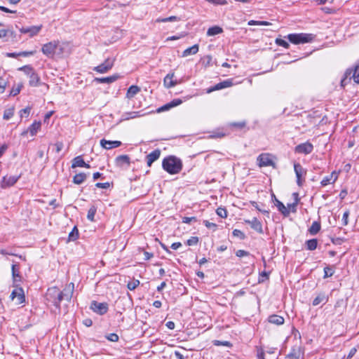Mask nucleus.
<instances>
[{
  "label": "nucleus",
  "mask_w": 359,
  "mask_h": 359,
  "mask_svg": "<svg viewBox=\"0 0 359 359\" xmlns=\"http://www.w3.org/2000/svg\"><path fill=\"white\" fill-rule=\"evenodd\" d=\"M306 248L309 250H314L318 245V241L316 238L308 240L306 242Z\"/></svg>",
  "instance_id": "c9c22d12"
},
{
  "label": "nucleus",
  "mask_w": 359,
  "mask_h": 359,
  "mask_svg": "<svg viewBox=\"0 0 359 359\" xmlns=\"http://www.w3.org/2000/svg\"><path fill=\"white\" fill-rule=\"evenodd\" d=\"M10 297L12 300L16 299L17 304H22L25 300L23 289L22 287L14 289L12 291Z\"/></svg>",
  "instance_id": "1a4fd4ad"
},
{
  "label": "nucleus",
  "mask_w": 359,
  "mask_h": 359,
  "mask_svg": "<svg viewBox=\"0 0 359 359\" xmlns=\"http://www.w3.org/2000/svg\"><path fill=\"white\" fill-rule=\"evenodd\" d=\"M257 359H264V353L262 348H259L257 351Z\"/></svg>",
  "instance_id": "774afa93"
},
{
  "label": "nucleus",
  "mask_w": 359,
  "mask_h": 359,
  "mask_svg": "<svg viewBox=\"0 0 359 359\" xmlns=\"http://www.w3.org/2000/svg\"><path fill=\"white\" fill-rule=\"evenodd\" d=\"M169 103L170 104L171 107H174L181 104L182 101L180 99H175Z\"/></svg>",
  "instance_id": "e2e57ef3"
},
{
  "label": "nucleus",
  "mask_w": 359,
  "mask_h": 359,
  "mask_svg": "<svg viewBox=\"0 0 359 359\" xmlns=\"http://www.w3.org/2000/svg\"><path fill=\"white\" fill-rule=\"evenodd\" d=\"M276 207L278 208V210L284 215V216H288L290 215V210L284 205V204L277 200L276 198Z\"/></svg>",
  "instance_id": "c85d7f7f"
},
{
  "label": "nucleus",
  "mask_w": 359,
  "mask_h": 359,
  "mask_svg": "<svg viewBox=\"0 0 359 359\" xmlns=\"http://www.w3.org/2000/svg\"><path fill=\"white\" fill-rule=\"evenodd\" d=\"M313 149V144L309 142H306L296 146L294 151L298 154H309L312 152Z\"/></svg>",
  "instance_id": "9d476101"
},
{
  "label": "nucleus",
  "mask_w": 359,
  "mask_h": 359,
  "mask_svg": "<svg viewBox=\"0 0 359 359\" xmlns=\"http://www.w3.org/2000/svg\"><path fill=\"white\" fill-rule=\"evenodd\" d=\"M15 108L14 107H11L4 111V119L8 120L10 119L14 114Z\"/></svg>",
  "instance_id": "e433bc0d"
},
{
  "label": "nucleus",
  "mask_w": 359,
  "mask_h": 359,
  "mask_svg": "<svg viewBox=\"0 0 359 359\" xmlns=\"http://www.w3.org/2000/svg\"><path fill=\"white\" fill-rule=\"evenodd\" d=\"M294 170L297 177V184L299 187H302L305 181L306 170L298 163L294 164Z\"/></svg>",
  "instance_id": "20e7f679"
},
{
  "label": "nucleus",
  "mask_w": 359,
  "mask_h": 359,
  "mask_svg": "<svg viewBox=\"0 0 359 359\" xmlns=\"http://www.w3.org/2000/svg\"><path fill=\"white\" fill-rule=\"evenodd\" d=\"M161 156V150L157 149L149 154L146 158H147V164L149 167H150L152 163L158 160Z\"/></svg>",
  "instance_id": "a211bd4d"
},
{
  "label": "nucleus",
  "mask_w": 359,
  "mask_h": 359,
  "mask_svg": "<svg viewBox=\"0 0 359 359\" xmlns=\"http://www.w3.org/2000/svg\"><path fill=\"white\" fill-rule=\"evenodd\" d=\"M162 167L169 174L175 175L182 170V162L175 156H169L163 160Z\"/></svg>",
  "instance_id": "f257e3e1"
},
{
  "label": "nucleus",
  "mask_w": 359,
  "mask_h": 359,
  "mask_svg": "<svg viewBox=\"0 0 359 359\" xmlns=\"http://www.w3.org/2000/svg\"><path fill=\"white\" fill-rule=\"evenodd\" d=\"M119 77V75L114 74L107 77L95 78L94 81L99 83H111L116 81Z\"/></svg>",
  "instance_id": "412c9836"
},
{
  "label": "nucleus",
  "mask_w": 359,
  "mask_h": 359,
  "mask_svg": "<svg viewBox=\"0 0 359 359\" xmlns=\"http://www.w3.org/2000/svg\"><path fill=\"white\" fill-rule=\"evenodd\" d=\"M352 77L355 83H359V65H357L353 69H348L346 72V76Z\"/></svg>",
  "instance_id": "4be33fe9"
},
{
  "label": "nucleus",
  "mask_w": 359,
  "mask_h": 359,
  "mask_svg": "<svg viewBox=\"0 0 359 359\" xmlns=\"http://www.w3.org/2000/svg\"><path fill=\"white\" fill-rule=\"evenodd\" d=\"M276 43L278 45V46H283L285 48H288L290 47V44L288 42H287L286 41L282 39H276Z\"/></svg>",
  "instance_id": "c03bdc74"
},
{
  "label": "nucleus",
  "mask_w": 359,
  "mask_h": 359,
  "mask_svg": "<svg viewBox=\"0 0 359 359\" xmlns=\"http://www.w3.org/2000/svg\"><path fill=\"white\" fill-rule=\"evenodd\" d=\"M12 275L15 280H17V278H20L18 269L15 264L12 266Z\"/></svg>",
  "instance_id": "09e8293b"
},
{
  "label": "nucleus",
  "mask_w": 359,
  "mask_h": 359,
  "mask_svg": "<svg viewBox=\"0 0 359 359\" xmlns=\"http://www.w3.org/2000/svg\"><path fill=\"white\" fill-rule=\"evenodd\" d=\"M287 38L294 44H300L311 42L314 36L312 34L306 33L290 34L287 35Z\"/></svg>",
  "instance_id": "f03ea898"
},
{
  "label": "nucleus",
  "mask_w": 359,
  "mask_h": 359,
  "mask_svg": "<svg viewBox=\"0 0 359 359\" xmlns=\"http://www.w3.org/2000/svg\"><path fill=\"white\" fill-rule=\"evenodd\" d=\"M125 117V119L128 120L130 118H135L137 117H140L141 115L140 114L139 111H132L130 113L126 114Z\"/></svg>",
  "instance_id": "49530a36"
},
{
  "label": "nucleus",
  "mask_w": 359,
  "mask_h": 359,
  "mask_svg": "<svg viewBox=\"0 0 359 359\" xmlns=\"http://www.w3.org/2000/svg\"><path fill=\"white\" fill-rule=\"evenodd\" d=\"M320 230V223L319 222H313L309 229V233L311 235L317 234Z\"/></svg>",
  "instance_id": "72a5a7b5"
},
{
  "label": "nucleus",
  "mask_w": 359,
  "mask_h": 359,
  "mask_svg": "<svg viewBox=\"0 0 359 359\" xmlns=\"http://www.w3.org/2000/svg\"><path fill=\"white\" fill-rule=\"evenodd\" d=\"M115 163L118 167H122L124 165H129L130 164V159L128 155H121L115 158Z\"/></svg>",
  "instance_id": "6ab92c4d"
},
{
  "label": "nucleus",
  "mask_w": 359,
  "mask_h": 359,
  "mask_svg": "<svg viewBox=\"0 0 359 359\" xmlns=\"http://www.w3.org/2000/svg\"><path fill=\"white\" fill-rule=\"evenodd\" d=\"M214 344L216 346L223 345V346H229L231 345L230 342H229L227 341H218V340H215L214 341Z\"/></svg>",
  "instance_id": "69168bd1"
},
{
  "label": "nucleus",
  "mask_w": 359,
  "mask_h": 359,
  "mask_svg": "<svg viewBox=\"0 0 359 359\" xmlns=\"http://www.w3.org/2000/svg\"><path fill=\"white\" fill-rule=\"evenodd\" d=\"M198 49H199L198 45L195 44V45L192 46L191 47H189V48L185 49L183 51L182 56L184 57H187L190 55H195L198 52Z\"/></svg>",
  "instance_id": "bb28decb"
},
{
  "label": "nucleus",
  "mask_w": 359,
  "mask_h": 359,
  "mask_svg": "<svg viewBox=\"0 0 359 359\" xmlns=\"http://www.w3.org/2000/svg\"><path fill=\"white\" fill-rule=\"evenodd\" d=\"M338 177L339 172L333 171L330 175L323 177L322 181L320 182V184L323 187H325L328 184H334L337 180Z\"/></svg>",
  "instance_id": "2eb2a0df"
},
{
  "label": "nucleus",
  "mask_w": 359,
  "mask_h": 359,
  "mask_svg": "<svg viewBox=\"0 0 359 359\" xmlns=\"http://www.w3.org/2000/svg\"><path fill=\"white\" fill-rule=\"evenodd\" d=\"M121 142L118 140L111 141L107 140L105 139L100 140V145L106 149H111L113 148L118 147L121 145Z\"/></svg>",
  "instance_id": "f3484780"
},
{
  "label": "nucleus",
  "mask_w": 359,
  "mask_h": 359,
  "mask_svg": "<svg viewBox=\"0 0 359 359\" xmlns=\"http://www.w3.org/2000/svg\"><path fill=\"white\" fill-rule=\"evenodd\" d=\"M28 76L29 77V86L36 87L39 85L40 78L34 71H33L29 75H28Z\"/></svg>",
  "instance_id": "393cba45"
},
{
  "label": "nucleus",
  "mask_w": 359,
  "mask_h": 359,
  "mask_svg": "<svg viewBox=\"0 0 359 359\" xmlns=\"http://www.w3.org/2000/svg\"><path fill=\"white\" fill-rule=\"evenodd\" d=\"M22 88V83H19L17 86V87H13L10 92V95L15 96V95H18L20 93Z\"/></svg>",
  "instance_id": "a19ab883"
},
{
  "label": "nucleus",
  "mask_w": 359,
  "mask_h": 359,
  "mask_svg": "<svg viewBox=\"0 0 359 359\" xmlns=\"http://www.w3.org/2000/svg\"><path fill=\"white\" fill-rule=\"evenodd\" d=\"M140 280H133V281L128 283L127 287L130 290H134L140 285Z\"/></svg>",
  "instance_id": "ea45409f"
},
{
  "label": "nucleus",
  "mask_w": 359,
  "mask_h": 359,
  "mask_svg": "<svg viewBox=\"0 0 359 359\" xmlns=\"http://www.w3.org/2000/svg\"><path fill=\"white\" fill-rule=\"evenodd\" d=\"M252 204L259 212H262L264 214H269V211L261 209L257 202L253 201L252 202Z\"/></svg>",
  "instance_id": "0e129e2a"
},
{
  "label": "nucleus",
  "mask_w": 359,
  "mask_h": 359,
  "mask_svg": "<svg viewBox=\"0 0 359 359\" xmlns=\"http://www.w3.org/2000/svg\"><path fill=\"white\" fill-rule=\"evenodd\" d=\"M193 221H194V222L196 221V218L195 217H184L182 218V222L183 223L189 224V223H191Z\"/></svg>",
  "instance_id": "680f3d73"
},
{
  "label": "nucleus",
  "mask_w": 359,
  "mask_h": 359,
  "mask_svg": "<svg viewBox=\"0 0 359 359\" xmlns=\"http://www.w3.org/2000/svg\"><path fill=\"white\" fill-rule=\"evenodd\" d=\"M333 273H334V270L331 267L326 266L324 268V276H323L324 278L332 276L333 275Z\"/></svg>",
  "instance_id": "37998d69"
},
{
  "label": "nucleus",
  "mask_w": 359,
  "mask_h": 359,
  "mask_svg": "<svg viewBox=\"0 0 359 359\" xmlns=\"http://www.w3.org/2000/svg\"><path fill=\"white\" fill-rule=\"evenodd\" d=\"M222 32H223V30L220 27L214 26V27H210L208 29L207 35L208 36H215V35L222 33Z\"/></svg>",
  "instance_id": "f704fd0d"
},
{
  "label": "nucleus",
  "mask_w": 359,
  "mask_h": 359,
  "mask_svg": "<svg viewBox=\"0 0 359 359\" xmlns=\"http://www.w3.org/2000/svg\"><path fill=\"white\" fill-rule=\"evenodd\" d=\"M301 355L300 348L299 347L294 348L290 353L287 354V358L290 359H299Z\"/></svg>",
  "instance_id": "473e14b6"
},
{
  "label": "nucleus",
  "mask_w": 359,
  "mask_h": 359,
  "mask_svg": "<svg viewBox=\"0 0 359 359\" xmlns=\"http://www.w3.org/2000/svg\"><path fill=\"white\" fill-rule=\"evenodd\" d=\"M294 195L296 196L297 198H296V201L293 203H291V204H288L287 205V209L292 212H295L296 211V206H297V202H298V199H297V196L298 194H294Z\"/></svg>",
  "instance_id": "8fccbe9b"
},
{
  "label": "nucleus",
  "mask_w": 359,
  "mask_h": 359,
  "mask_svg": "<svg viewBox=\"0 0 359 359\" xmlns=\"http://www.w3.org/2000/svg\"><path fill=\"white\" fill-rule=\"evenodd\" d=\"M180 20V18L177 16H170L165 18H158L156 22H176Z\"/></svg>",
  "instance_id": "4c0bfd02"
},
{
  "label": "nucleus",
  "mask_w": 359,
  "mask_h": 359,
  "mask_svg": "<svg viewBox=\"0 0 359 359\" xmlns=\"http://www.w3.org/2000/svg\"><path fill=\"white\" fill-rule=\"evenodd\" d=\"M74 284L73 283H70L65 286L62 291H60L61 294V300H66L67 302H70L74 293Z\"/></svg>",
  "instance_id": "6e6552de"
},
{
  "label": "nucleus",
  "mask_w": 359,
  "mask_h": 359,
  "mask_svg": "<svg viewBox=\"0 0 359 359\" xmlns=\"http://www.w3.org/2000/svg\"><path fill=\"white\" fill-rule=\"evenodd\" d=\"M171 106H170V103H168L163 106H162L161 107L158 108L157 111L158 112H161V111H166V110H168L170 109H171Z\"/></svg>",
  "instance_id": "338daca9"
},
{
  "label": "nucleus",
  "mask_w": 359,
  "mask_h": 359,
  "mask_svg": "<svg viewBox=\"0 0 359 359\" xmlns=\"http://www.w3.org/2000/svg\"><path fill=\"white\" fill-rule=\"evenodd\" d=\"M174 77V73L168 74L165 78H164V85L166 88H170L172 87L175 86L177 84V82L176 81H173Z\"/></svg>",
  "instance_id": "b1692460"
},
{
  "label": "nucleus",
  "mask_w": 359,
  "mask_h": 359,
  "mask_svg": "<svg viewBox=\"0 0 359 359\" xmlns=\"http://www.w3.org/2000/svg\"><path fill=\"white\" fill-rule=\"evenodd\" d=\"M232 233L234 236L238 237L241 239H244L245 237L244 233L238 229H234Z\"/></svg>",
  "instance_id": "603ef678"
},
{
  "label": "nucleus",
  "mask_w": 359,
  "mask_h": 359,
  "mask_svg": "<svg viewBox=\"0 0 359 359\" xmlns=\"http://www.w3.org/2000/svg\"><path fill=\"white\" fill-rule=\"evenodd\" d=\"M48 299L53 302L57 308H60L61 300L60 291L57 287H52L48 290L46 293Z\"/></svg>",
  "instance_id": "7ed1b4c3"
},
{
  "label": "nucleus",
  "mask_w": 359,
  "mask_h": 359,
  "mask_svg": "<svg viewBox=\"0 0 359 359\" xmlns=\"http://www.w3.org/2000/svg\"><path fill=\"white\" fill-rule=\"evenodd\" d=\"M232 86V81L231 80H226L222 82H220L215 86H214L212 88L208 90V93H211L214 90H221L225 88H228Z\"/></svg>",
  "instance_id": "aec40b11"
},
{
  "label": "nucleus",
  "mask_w": 359,
  "mask_h": 359,
  "mask_svg": "<svg viewBox=\"0 0 359 359\" xmlns=\"http://www.w3.org/2000/svg\"><path fill=\"white\" fill-rule=\"evenodd\" d=\"M31 111L30 107H26L20 111V115L21 117H23L24 116H28Z\"/></svg>",
  "instance_id": "4d7b16f0"
},
{
  "label": "nucleus",
  "mask_w": 359,
  "mask_h": 359,
  "mask_svg": "<svg viewBox=\"0 0 359 359\" xmlns=\"http://www.w3.org/2000/svg\"><path fill=\"white\" fill-rule=\"evenodd\" d=\"M110 184L109 182H104V183H100L97 182L95 184V187L97 188L101 189H108L109 187Z\"/></svg>",
  "instance_id": "052dcab7"
},
{
  "label": "nucleus",
  "mask_w": 359,
  "mask_h": 359,
  "mask_svg": "<svg viewBox=\"0 0 359 359\" xmlns=\"http://www.w3.org/2000/svg\"><path fill=\"white\" fill-rule=\"evenodd\" d=\"M198 238L197 236H192L187 241V245L191 246L195 245L198 243Z\"/></svg>",
  "instance_id": "de8ad7c7"
},
{
  "label": "nucleus",
  "mask_w": 359,
  "mask_h": 359,
  "mask_svg": "<svg viewBox=\"0 0 359 359\" xmlns=\"http://www.w3.org/2000/svg\"><path fill=\"white\" fill-rule=\"evenodd\" d=\"M96 208L95 206H92L91 208H90V209L88 210V215H87V218L93 222L94 221V217H95V213H96Z\"/></svg>",
  "instance_id": "58836bf2"
},
{
  "label": "nucleus",
  "mask_w": 359,
  "mask_h": 359,
  "mask_svg": "<svg viewBox=\"0 0 359 359\" xmlns=\"http://www.w3.org/2000/svg\"><path fill=\"white\" fill-rule=\"evenodd\" d=\"M246 125L245 121H241V122H233L231 123V126L236 127L238 128H243Z\"/></svg>",
  "instance_id": "5fc2aeb1"
},
{
  "label": "nucleus",
  "mask_w": 359,
  "mask_h": 359,
  "mask_svg": "<svg viewBox=\"0 0 359 359\" xmlns=\"http://www.w3.org/2000/svg\"><path fill=\"white\" fill-rule=\"evenodd\" d=\"M349 215H350L349 210H346L343 214L342 222L344 226H346L348 223Z\"/></svg>",
  "instance_id": "3c124183"
},
{
  "label": "nucleus",
  "mask_w": 359,
  "mask_h": 359,
  "mask_svg": "<svg viewBox=\"0 0 359 359\" xmlns=\"http://www.w3.org/2000/svg\"><path fill=\"white\" fill-rule=\"evenodd\" d=\"M19 71L24 72L27 76L29 75L34 70L30 65H25L18 69Z\"/></svg>",
  "instance_id": "79ce46f5"
},
{
  "label": "nucleus",
  "mask_w": 359,
  "mask_h": 359,
  "mask_svg": "<svg viewBox=\"0 0 359 359\" xmlns=\"http://www.w3.org/2000/svg\"><path fill=\"white\" fill-rule=\"evenodd\" d=\"M250 253L245 250H238L236 252V255L238 257H242L244 256H248Z\"/></svg>",
  "instance_id": "bf43d9fd"
},
{
  "label": "nucleus",
  "mask_w": 359,
  "mask_h": 359,
  "mask_svg": "<svg viewBox=\"0 0 359 359\" xmlns=\"http://www.w3.org/2000/svg\"><path fill=\"white\" fill-rule=\"evenodd\" d=\"M203 224L208 229H213L214 230H215L216 228H217V224H216L210 222H209L208 220H204L203 221Z\"/></svg>",
  "instance_id": "864d4df0"
},
{
  "label": "nucleus",
  "mask_w": 359,
  "mask_h": 359,
  "mask_svg": "<svg viewBox=\"0 0 359 359\" xmlns=\"http://www.w3.org/2000/svg\"><path fill=\"white\" fill-rule=\"evenodd\" d=\"M20 178V176H4L1 182V187L2 189H6L8 187L13 186Z\"/></svg>",
  "instance_id": "ddd939ff"
},
{
  "label": "nucleus",
  "mask_w": 359,
  "mask_h": 359,
  "mask_svg": "<svg viewBox=\"0 0 359 359\" xmlns=\"http://www.w3.org/2000/svg\"><path fill=\"white\" fill-rule=\"evenodd\" d=\"M77 237H78V231L76 229V227H74V229L72 230V231L69 233V238L71 240H75L77 238Z\"/></svg>",
  "instance_id": "13d9d810"
},
{
  "label": "nucleus",
  "mask_w": 359,
  "mask_h": 359,
  "mask_svg": "<svg viewBox=\"0 0 359 359\" xmlns=\"http://www.w3.org/2000/svg\"><path fill=\"white\" fill-rule=\"evenodd\" d=\"M245 223L248 224L252 229L255 230L259 233H263L262 224L256 217H253L252 219H245Z\"/></svg>",
  "instance_id": "dca6fc26"
},
{
  "label": "nucleus",
  "mask_w": 359,
  "mask_h": 359,
  "mask_svg": "<svg viewBox=\"0 0 359 359\" xmlns=\"http://www.w3.org/2000/svg\"><path fill=\"white\" fill-rule=\"evenodd\" d=\"M41 122L40 121H34L29 128V130L30 134L34 136L36 134L38 130L41 128Z\"/></svg>",
  "instance_id": "2f4dec72"
},
{
  "label": "nucleus",
  "mask_w": 359,
  "mask_h": 359,
  "mask_svg": "<svg viewBox=\"0 0 359 359\" xmlns=\"http://www.w3.org/2000/svg\"><path fill=\"white\" fill-rule=\"evenodd\" d=\"M85 165V161H83L81 156L75 157L72 161V168L81 167L83 168Z\"/></svg>",
  "instance_id": "7c9ffc66"
},
{
  "label": "nucleus",
  "mask_w": 359,
  "mask_h": 359,
  "mask_svg": "<svg viewBox=\"0 0 359 359\" xmlns=\"http://www.w3.org/2000/svg\"><path fill=\"white\" fill-rule=\"evenodd\" d=\"M42 25L22 27L20 32L22 34H28L30 37L34 36L41 31Z\"/></svg>",
  "instance_id": "4468645a"
},
{
  "label": "nucleus",
  "mask_w": 359,
  "mask_h": 359,
  "mask_svg": "<svg viewBox=\"0 0 359 359\" xmlns=\"http://www.w3.org/2000/svg\"><path fill=\"white\" fill-rule=\"evenodd\" d=\"M217 215L222 218H226L227 217V211L225 208H218L216 210Z\"/></svg>",
  "instance_id": "a18cd8bd"
},
{
  "label": "nucleus",
  "mask_w": 359,
  "mask_h": 359,
  "mask_svg": "<svg viewBox=\"0 0 359 359\" xmlns=\"http://www.w3.org/2000/svg\"><path fill=\"white\" fill-rule=\"evenodd\" d=\"M140 90V88L137 86H131L127 91L126 96L128 98H132L137 95Z\"/></svg>",
  "instance_id": "c756f323"
},
{
  "label": "nucleus",
  "mask_w": 359,
  "mask_h": 359,
  "mask_svg": "<svg viewBox=\"0 0 359 359\" xmlns=\"http://www.w3.org/2000/svg\"><path fill=\"white\" fill-rule=\"evenodd\" d=\"M258 165L259 167L273 166L274 163L271 158L270 154H262L257 157Z\"/></svg>",
  "instance_id": "f8f14e48"
},
{
  "label": "nucleus",
  "mask_w": 359,
  "mask_h": 359,
  "mask_svg": "<svg viewBox=\"0 0 359 359\" xmlns=\"http://www.w3.org/2000/svg\"><path fill=\"white\" fill-rule=\"evenodd\" d=\"M86 177L87 174L84 172H80L74 176L73 182L76 184H81L86 180Z\"/></svg>",
  "instance_id": "cd10ccee"
},
{
  "label": "nucleus",
  "mask_w": 359,
  "mask_h": 359,
  "mask_svg": "<svg viewBox=\"0 0 359 359\" xmlns=\"http://www.w3.org/2000/svg\"><path fill=\"white\" fill-rule=\"evenodd\" d=\"M90 309L97 314L104 315L108 311V304L105 302L100 303L93 301L90 304Z\"/></svg>",
  "instance_id": "0eeeda50"
},
{
  "label": "nucleus",
  "mask_w": 359,
  "mask_h": 359,
  "mask_svg": "<svg viewBox=\"0 0 359 359\" xmlns=\"http://www.w3.org/2000/svg\"><path fill=\"white\" fill-rule=\"evenodd\" d=\"M268 320L269 323L276 325H281L285 322L284 318L283 316L275 314L270 316L268 318Z\"/></svg>",
  "instance_id": "5701e85b"
},
{
  "label": "nucleus",
  "mask_w": 359,
  "mask_h": 359,
  "mask_svg": "<svg viewBox=\"0 0 359 359\" xmlns=\"http://www.w3.org/2000/svg\"><path fill=\"white\" fill-rule=\"evenodd\" d=\"M57 45V51L55 52V55L59 57H63L65 55H67L71 52L70 45L66 42H59L56 41Z\"/></svg>",
  "instance_id": "423d86ee"
},
{
  "label": "nucleus",
  "mask_w": 359,
  "mask_h": 359,
  "mask_svg": "<svg viewBox=\"0 0 359 359\" xmlns=\"http://www.w3.org/2000/svg\"><path fill=\"white\" fill-rule=\"evenodd\" d=\"M42 53L48 57H53L57 51L56 41L44 44L41 48Z\"/></svg>",
  "instance_id": "39448f33"
},
{
  "label": "nucleus",
  "mask_w": 359,
  "mask_h": 359,
  "mask_svg": "<svg viewBox=\"0 0 359 359\" xmlns=\"http://www.w3.org/2000/svg\"><path fill=\"white\" fill-rule=\"evenodd\" d=\"M114 65V60L110 58H107L103 63L100 65L95 67L94 70L100 74H104L107 72Z\"/></svg>",
  "instance_id": "9b49d317"
},
{
  "label": "nucleus",
  "mask_w": 359,
  "mask_h": 359,
  "mask_svg": "<svg viewBox=\"0 0 359 359\" xmlns=\"http://www.w3.org/2000/svg\"><path fill=\"white\" fill-rule=\"evenodd\" d=\"M328 300V297L325 293H320L313 301V306H316L320 303L325 304Z\"/></svg>",
  "instance_id": "a878e982"
},
{
  "label": "nucleus",
  "mask_w": 359,
  "mask_h": 359,
  "mask_svg": "<svg viewBox=\"0 0 359 359\" xmlns=\"http://www.w3.org/2000/svg\"><path fill=\"white\" fill-rule=\"evenodd\" d=\"M107 339L111 341L116 342L118 340V336L115 333H111L107 336Z\"/></svg>",
  "instance_id": "6e6d98bb"
}]
</instances>
